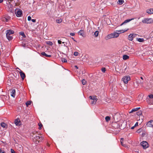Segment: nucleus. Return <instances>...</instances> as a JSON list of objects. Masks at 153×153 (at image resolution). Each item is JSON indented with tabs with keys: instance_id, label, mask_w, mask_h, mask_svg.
I'll return each mask as SVG.
<instances>
[{
	"instance_id": "obj_1",
	"label": "nucleus",
	"mask_w": 153,
	"mask_h": 153,
	"mask_svg": "<svg viewBox=\"0 0 153 153\" xmlns=\"http://www.w3.org/2000/svg\"><path fill=\"white\" fill-rule=\"evenodd\" d=\"M6 37L9 40H11L13 39V37L10 35L14 33V31L11 30H7L6 31Z\"/></svg>"
},
{
	"instance_id": "obj_2",
	"label": "nucleus",
	"mask_w": 153,
	"mask_h": 153,
	"mask_svg": "<svg viewBox=\"0 0 153 153\" xmlns=\"http://www.w3.org/2000/svg\"><path fill=\"white\" fill-rule=\"evenodd\" d=\"M144 23L151 24L153 22V19L151 18H145L142 20Z\"/></svg>"
},
{
	"instance_id": "obj_3",
	"label": "nucleus",
	"mask_w": 153,
	"mask_h": 153,
	"mask_svg": "<svg viewBox=\"0 0 153 153\" xmlns=\"http://www.w3.org/2000/svg\"><path fill=\"white\" fill-rule=\"evenodd\" d=\"M130 77L128 76H126L123 78L122 80L123 81L124 83L126 84L127 83L128 81L130 80Z\"/></svg>"
},
{
	"instance_id": "obj_4",
	"label": "nucleus",
	"mask_w": 153,
	"mask_h": 153,
	"mask_svg": "<svg viewBox=\"0 0 153 153\" xmlns=\"http://www.w3.org/2000/svg\"><path fill=\"white\" fill-rule=\"evenodd\" d=\"M43 139V138L41 136H36L34 137V139L35 140L36 142H38L39 143V142L41 141Z\"/></svg>"
},
{
	"instance_id": "obj_5",
	"label": "nucleus",
	"mask_w": 153,
	"mask_h": 153,
	"mask_svg": "<svg viewBox=\"0 0 153 153\" xmlns=\"http://www.w3.org/2000/svg\"><path fill=\"white\" fill-rule=\"evenodd\" d=\"M10 17L8 15H5L2 19V20L4 22H9L10 20Z\"/></svg>"
},
{
	"instance_id": "obj_6",
	"label": "nucleus",
	"mask_w": 153,
	"mask_h": 153,
	"mask_svg": "<svg viewBox=\"0 0 153 153\" xmlns=\"http://www.w3.org/2000/svg\"><path fill=\"white\" fill-rule=\"evenodd\" d=\"M141 145L143 147V148L145 149L148 147V143L145 141H143L141 143Z\"/></svg>"
},
{
	"instance_id": "obj_7",
	"label": "nucleus",
	"mask_w": 153,
	"mask_h": 153,
	"mask_svg": "<svg viewBox=\"0 0 153 153\" xmlns=\"http://www.w3.org/2000/svg\"><path fill=\"white\" fill-rule=\"evenodd\" d=\"M147 127L152 128L153 127V120H151L148 121L146 125Z\"/></svg>"
},
{
	"instance_id": "obj_8",
	"label": "nucleus",
	"mask_w": 153,
	"mask_h": 153,
	"mask_svg": "<svg viewBox=\"0 0 153 153\" xmlns=\"http://www.w3.org/2000/svg\"><path fill=\"white\" fill-rule=\"evenodd\" d=\"M16 14V16L18 17H20L21 16L22 14V11L20 10H18L16 11L15 12Z\"/></svg>"
},
{
	"instance_id": "obj_9",
	"label": "nucleus",
	"mask_w": 153,
	"mask_h": 153,
	"mask_svg": "<svg viewBox=\"0 0 153 153\" xmlns=\"http://www.w3.org/2000/svg\"><path fill=\"white\" fill-rule=\"evenodd\" d=\"M78 34L83 37L84 36V31L83 30H80L78 33Z\"/></svg>"
},
{
	"instance_id": "obj_10",
	"label": "nucleus",
	"mask_w": 153,
	"mask_h": 153,
	"mask_svg": "<svg viewBox=\"0 0 153 153\" xmlns=\"http://www.w3.org/2000/svg\"><path fill=\"white\" fill-rule=\"evenodd\" d=\"M146 12L147 13L149 14L153 13V8L148 9L146 10Z\"/></svg>"
},
{
	"instance_id": "obj_11",
	"label": "nucleus",
	"mask_w": 153,
	"mask_h": 153,
	"mask_svg": "<svg viewBox=\"0 0 153 153\" xmlns=\"http://www.w3.org/2000/svg\"><path fill=\"white\" fill-rule=\"evenodd\" d=\"M19 73L21 78L22 79H24L25 77V74L22 71H20Z\"/></svg>"
},
{
	"instance_id": "obj_12",
	"label": "nucleus",
	"mask_w": 153,
	"mask_h": 153,
	"mask_svg": "<svg viewBox=\"0 0 153 153\" xmlns=\"http://www.w3.org/2000/svg\"><path fill=\"white\" fill-rule=\"evenodd\" d=\"M16 93V91L15 89H13L11 90L10 92V95L11 96L13 97H14Z\"/></svg>"
},
{
	"instance_id": "obj_13",
	"label": "nucleus",
	"mask_w": 153,
	"mask_h": 153,
	"mask_svg": "<svg viewBox=\"0 0 153 153\" xmlns=\"http://www.w3.org/2000/svg\"><path fill=\"white\" fill-rule=\"evenodd\" d=\"M112 38H113V35L112 33H111L110 34L106 36V37H105V39L106 40H108L109 39Z\"/></svg>"
},
{
	"instance_id": "obj_14",
	"label": "nucleus",
	"mask_w": 153,
	"mask_h": 153,
	"mask_svg": "<svg viewBox=\"0 0 153 153\" xmlns=\"http://www.w3.org/2000/svg\"><path fill=\"white\" fill-rule=\"evenodd\" d=\"M134 19V18H132V19H128L126 20L122 24H121V25H122L128 22H130V21L133 20Z\"/></svg>"
},
{
	"instance_id": "obj_15",
	"label": "nucleus",
	"mask_w": 153,
	"mask_h": 153,
	"mask_svg": "<svg viewBox=\"0 0 153 153\" xmlns=\"http://www.w3.org/2000/svg\"><path fill=\"white\" fill-rule=\"evenodd\" d=\"M89 98L90 99L93 100H96V102L97 101V97L96 96H90L89 97Z\"/></svg>"
},
{
	"instance_id": "obj_16",
	"label": "nucleus",
	"mask_w": 153,
	"mask_h": 153,
	"mask_svg": "<svg viewBox=\"0 0 153 153\" xmlns=\"http://www.w3.org/2000/svg\"><path fill=\"white\" fill-rule=\"evenodd\" d=\"M41 54L43 56H44L47 57H51V55H48L45 53V52H43L41 53Z\"/></svg>"
},
{
	"instance_id": "obj_17",
	"label": "nucleus",
	"mask_w": 153,
	"mask_h": 153,
	"mask_svg": "<svg viewBox=\"0 0 153 153\" xmlns=\"http://www.w3.org/2000/svg\"><path fill=\"white\" fill-rule=\"evenodd\" d=\"M149 98L150 99V100H149V101H151V100H153V94H151L149 96ZM149 103H150L151 104H153V101L152 102H149Z\"/></svg>"
},
{
	"instance_id": "obj_18",
	"label": "nucleus",
	"mask_w": 153,
	"mask_h": 153,
	"mask_svg": "<svg viewBox=\"0 0 153 153\" xmlns=\"http://www.w3.org/2000/svg\"><path fill=\"white\" fill-rule=\"evenodd\" d=\"M112 34L113 35V38H117L118 36L119 35V33H112Z\"/></svg>"
},
{
	"instance_id": "obj_19",
	"label": "nucleus",
	"mask_w": 153,
	"mask_h": 153,
	"mask_svg": "<svg viewBox=\"0 0 153 153\" xmlns=\"http://www.w3.org/2000/svg\"><path fill=\"white\" fill-rule=\"evenodd\" d=\"M20 120L19 119H17L15 120V124L17 126L19 125V123L20 122Z\"/></svg>"
},
{
	"instance_id": "obj_20",
	"label": "nucleus",
	"mask_w": 153,
	"mask_h": 153,
	"mask_svg": "<svg viewBox=\"0 0 153 153\" xmlns=\"http://www.w3.org/2000/svg\"><path fill=\"white\" fill-rule=\"evenodd\" d=\"M140 107L137 108H134L131 110V111L130 112V113H131L133 112L136 111H137V110L140 109Z\"/></svg>"
},
{
	"instance_id": "obj_21",
	"label": "nucleus",
	"mask_w": 153,
	"mask_h": 153,
	"mask_svg": "<svg viewBox=\"0 0 153 153\" xmlns=\"http://www.w3.org/2000/svg\"><path fill=\"white\" fill-rule=\"evenodd\" d=\"M129 58V56L126 55H123V59H124V60H126L127 59H128Z\"/></svg>"
},
{
	"instance_id": "obj_22",
	"label": "nucleus",
	"mask_w": 153,
	"mask_h": 153,
	"mask_svg": "<svg viewBox=\"0 0 153 153\" xmlns=\"http://www.w3.org/2000/svg\"><path fill=\"white\" fill-rule=\"evenodd\" d=\"M99 34V31L96 30L94 33V35L95 37H96L98 36Z\"/></svg>"
},
{
	"instance_id": "obj_23",
	"label": "nucleus",
	"mask_w": 153,
	"mask_h": 153,
	"mask_svg": "<svg viewBox=\"0 0 153 153\" xmlns=\"http://www.w3.org/2000/svg\"><path fill=\"white\" fill-rule=\"evenodd\" d=\"M128 39L129 40L132 41L133 39V35L130 34L128 36Z\"/></svg>"
},
{
	"instance_id": "obj_24",
	"label": "nucleus",
	"mask_w": 153,
	"mask_h": 153,
	"mask_svg": "<svg viewBox=\"0 0 153 153\" xmlns=\"http://www.w3.org/2000/svg\"><path fill=\"white\" fill-rule=\"evenodd\" d=\"M0 124L1 126L4 128H5L7 126L6 124L3 122L1 123Z\"/></svg>"
},
{
	"instance_id": "obj_25",
	"label": "nucleus",
	"mask_w": 153,
	"mask_h": 153,
	"mask_svg": "<svg viewBox=\"0 0 153 153\" xmlns=\"http://www.w3.org/2000/svg\"><path fill=\"white\" fill-rule=\"evenodd\" d=\"M123 0H119L118 1H117V3H118V4H123Z\"/></svg>"
},
{
	"instance_id": "obj_26",
	"label": "nucleus",
	"mask_w": 153,
	"mask_h": 153,
	"mask_svg": "<svg viewBox=\"0 0 153 153\" xmlns=\"http://www.w3.org/2000/svg\"><path fill=\"white\" fill-rule=\"evenodd\" d=\"M111 117H110L107 116L105 117V120L106 122H108L110 120Z\"/></svg>"
},
{
	"instance_id": "obj_27",
	"label": "nucleus",
	"mask_w": 153,
	"mask_h": 153,
	"mask_svg": "<svg viewBox=\"0 0 153 153\" xmlns=\"http://www.w3.org/2000/svg\"><path fill=\"white\" fill-rule=\"evenodd\" d=\"M62 22L61 19H59L56 20V22L58 23H60Z\"/></svg>"
},
{
	"instance_id": "obj_28",
	"label": "nucleus",
	"mask_w": 153,
	"mask_h": 153,
	"mask_svg": "<svg viewBox=\"0 0 153 153\" xmlns=\"http://www.w3.org/2000/svg\"><path fill=\"white\" fill-rule=\"evenodd\" d=\"M143 131V129L142 128H140L138 129L137 131V132L138 133H141Z\"/></svg>"
},
{
	"instance_id": "obj_29",
	"label": "nucleus",
	"mask_w": 153,
	"mask_h": 153,
	"mask_svg": "<svg viewBox=\"0 0 153 153\" xmlns=\"http://www.w3.org/2000/svg\"><path fill=\"white\" fill-rule=\"evenodd\" d=\"M143 82V80H141L140 79H139L137 81V83H138L139 84H142Z\"/></svg>"
},
{
	"instance_id": "obj_30",
	"label": "nucleus",
	"mask_w": 153,
	"mask_h": 153,
	"mask_svg": "<svg viewBox=\"0 0 153 153\" xmlns=\"http://www.w3.org/2000/svg\"><path fill=\"white\" fill-rule=\"evenodd\" d=\"M31 102L30 101H28L26 103V106L27 107H28L29 105H30L31 104Z\"/></svg>"
},
{
	"instance_id": "obj_31",
	"label": "nucleus",
	"mask_w": 153,
	"mask_h": 153,
	"mask_svg": "<svg viewBox=\"0 0 153 153\" xmlns=\"http://www.w3.org/2000/svg\"><path fill=\"white\" fill-rule=\"evenodd\" d=\"M137 40L140 42H143L144 41L143 39L142 38H138Z\"/></svg>"
},
{
	"instance_id": "obj_32",
	"label": "nucleus",
	"mask_w": 153,
	"mask_h": 153,
	"mask_svg": "<svg viewBox=\"0 0 153 153\" xmlns=\"http://www.w3.org/2000/svg\"><path fill=\"white\" fill-rule=\"evenodd\" d=\"M82 82L83 85H85L86 83L87 82L85 79H83L82 80Z\"/></svg>"
},
{
	"instance_id": "obj_33",
	"label": "nucleus",
	"mask_w": 153,
	"mask_h": 153,
	"mask_svg": "<svg viewBox=\"0 0 153 153\" xmlns=\"http://www.w3.org/2000/svg\"><path fill=\"white\" fill-rule=\"evenodd\" d=\"M20 34L23 37H25V36L24 32H20Z\"/></svg>"
},
{
	"instance_id": "obj_34",
	"label": "nucleus",
	"mask_w": 153,
	"mask_h": 153,
	"mask_svg": "<svg viewBox=\"0 0 153 153\" xmlns=\"http://www.w3.org/2000/svg\"><path fill=\"white\" fill-rule=\"evenodd\" d=\"M38 125L39 126V129H41L42 128V125L41 123H38Z\"/></svg>"
},
{
	"instance_id": "obj_35",
	"label": "nucleus",
	"mask_w": 153,
	"mask_h": 153,
	"mask_svg": "<svg viewBox=\"0 0 153 153\" xmlns=\"http://www.w3.org/2000/svg\"><path fill=\"white\" fill-rule=\"evenodd\" d=\"M96 100H92L91 101V103L92 104H95L96 102Z\"/></svg>"
},
{
	"instance_id": "obj_36",
	"label": "nucleus",
	"mask_w": 153,
	"mask_h": 153,
	"mask_svg": "<svg viewBox=\"0 0 153 153\" xmlns=\"http://www.w3.org/2000/svg\"><path fill=\"white\" fill-rule=\"evenodd\" d=\"M47 44L50 45H52L53 44V43L50 41H48L47 42Z\"/></svg>"
},
{
	"instance_id": "obj_37",
	"label": "nucleus",
	"mask_w": 153,
	"mask_h": 153,
	"mask_svg": "<svg viewBox=\"0 0 153 153\" xmlns=\"http://www.w3.org/2000/svg\"><path fill=\"white\" fill-rule=\"evenodd\" d=\"M11 79H9L8 80V85H11Z\"/></svg>"
},
{
	"instance_id": "obj_38",
	"label": "nucleus",
	"mask_w": 153,
	"mask_h": 153,
	"mask_svg": "<svg viewBox=\"0 0 153 153\" xmlns=\"http://www.w3.org/2000/svg\"><path fill=\"white\" fill-rule=\"evenodd\" d=\"M62 62H67V60L66 59L63 58H62Z\"/></svg>"
},
{
	"instance_id": "obj_39",
	"label": "nucleus",
	"mask_w": 153,
	"mask_h": 153,
	"mask_svg": "<svg viewBox=\"0 0 153 153\" xmlns=\"http://www.w3.org/2000/svg\"><path fill=\"white\" fill-rule=\"evenodd\" d=\"M121 144V145L123 146L126 147V144H124L123 143V142L122 141H120Z\"/></svg>"
},
{
	"instance_id": "obj_40",
	"label": "nucleus",
	"mask_w": 153,
	"mask_h": 153,
	"mask_svg": "<svg viewBox=\"0 0 153 153\" xmlns=\"http://www.w3.org/2000/svg\"><path fill=\"white\" fill-rule=\"evenodd\" d=\"M91 5L94 7H95L96 6L95 3L93 2L91 3Z\"/></svg>"
},
{
	"instance_id": "obj_41",
	"label": "nucleus",
	"mask_w": 153,
	"mask_h": 153,
	"mask_svg": "<svg viewBox=\"0 0 153 153\" xmlns=\"http://www.w3.org/2000/svg\"><path fill=\"white\" fill-rule=\"evenodd\" d=\"M102 71L103 72V73H104L105 71H106V69H105V68H102Z\"/></svg>"
},
{
	"instance_id": "obj_42",
	"label": "nucleus",
	"mask_w": 153,
	"mask_h": 153,
	"mask_svg": "<svg viewBox=\"0 0 153 153\" xmlns=\"http://www.w3.org/2000/svg\"><path fill=\"white\" fill-rule=\"evenodd\" d=\"M78 55V53L77 52H75L74 53V55L76 56H77Z\"/></svg>"
},
{
	"instance_id": "obj_43",
	"label": "nucleus",
	"mask_w": 153,
	"mask_h": 153,
	"mask_svg": "<svg viewBox=\"0 0 153 153\" xmlns=\"http://www.w3.org/2000/svg\"><path fill=\"white\" fill-rule=\"evenodd\" d=\"M5 152L2 149H0V153H4Z\"/></svg>"
},
{
	"instance_id": "obj_44",
	"label": "nucleus",
	"mask_w": 153,
	"mask_h": 153,
	"mask_svg": "<svg viewBox=\"0 0 153 153\" xmlns=\"http://www.w3.org/2000/svg\"><path fill=\"white\" fill-rule=\"evenodd\" d=\"M10 151L11 153H16L14 151V150L12 149H11Z\"/></svg>"
},
{
	"instance_id": "obj_45",
	"label": "nucleus",
	"mask_w": 153,
	"mask_h": 153,
	"mask_svg": "<svg viewBox=\"0 0 153 153\" xmlns=\"http://www.w3.org/2000/svg\"><path fill=\"white\" fill-rule=\"evenodd\" d=\"M31 17L30 16H28L27 18L28 20L29 21L31 20Z\"/></svg>"
},
{
	"instance_id": "obj_46",
	"label": "nucleus",
	"mask_w": 153,
	"mask_h": 153,
	"mask_svg": "<svg viewBox=\"0 0 153 153\" xmlns=\"http://www.w3.org/2000/svg\"><path fill=\"white\" fill-rule=\"evenodd\" d=\"M70 35L72 36H74L75 35V34L74 33H71Z\"/></svg>"
},
{
	"instance_id": "obj_47",
	"label": "nucleus",
	"mask_w": 153,
	"mask_h": 153,
	"mask_svg": "<svg viewBox=\"0 0 153 153\" xmlns=\"http://www.w3.org/2000/svg\"><path fill=\"white\" fill-rule=\"evenodd\" d=\"M58 42L59 44H61L62 43V41L60 40H58Z\"/></svg>"
},
{
	"instance_id": "obj_48",
	"label": "nucleus",
	"mask_w": 153,
	"mask_h": 153,
	"mask_svg": "<svg viewBox=\"0 0 153 153\" xmlns=\"http://www.w3.org/2000/svg\"><path fill=\"white\" fill-rule=\"evenodd\" d=\"M31 20L33 22H35L36 21V20L35 19H32Z\"/></svg>"
},
{
	"instance_id": "obj_49",
	"label": "nucleus",
	"mask_w": 153,
	"mask_h": 153,
	"mask_svg": "<svg viewBox=\"0 0 153 153\" xmlns=\"http://www.w3.org/2000/svg\"><path fill=\"white\" fill-rule=\"evenodd\" d=\"M142 113L141 112H139V113H138L137 114L138 115H140V116L142 114Z\"/></svg>"
},
{
	"instance_id": "obj_50",
	"label": "nucleus",
	"mask_w": 153,
	"mask_h": 153,
	"mask_svg": "<svg viewBox=\"0 0 153 153\" xmlns=\"http://www.w3.org/2000/svg\"><path fill=\"white\" fill-rule=\"evenodd\" d=\"M138 126V123L136 122L134 125V126Z\"/></svg>"
},
{
	"instance_id": "obj_51",
	"label": "nucleus",
	"mask_w": 153,
	"mask_h": 153,
	"mask_svg": "<svg viewBox=\"0 0 153 153\" xmlns=\"http://www.w3.org/2000/svg\"><path fill=\"white\" fill-rule=\"evenodd\" d=\"M135 127V126H133L131 128V129H134V128Z\"/></svg>"
},
{
	"instance_id": "obj_52",
	"label": "nucleus",
	"mask_w": 153,
	"mask_h": 153,
	"mask_svg": "<svg viewBox=\"0 0 153 153\" xmlns=\"http://www.w3.org/2000/svg\"><path fill=\"white\" fill-rule=\"evenodd\" d=\"M124 140V138H121V141H123Z\"/></svg>"
},
{
	"instance_id": "obj_53",
	"label": "nucleus",
	"mask_w": 153,
	"mask_h": 153,
	"mask_svg": "<svg viewBox=\"0 0 153 153\" xmlns=\"http://www.w3.org/2000/svg\"><path fill=\"white\" fill-rule=\"evenodd\" d=\"M3 0H0V3L2 2L3 1Z\"/></svg>"
},
{
	"instance_id": "obj_54",
	"label": "nucleus",
	"mask_w": 153,
	"mask_h": 153,
	"mask_svg": "<svg viewBox=\"0 0 153 153\" xmlns=\"http://www.w3.org/2000/svg\"><path fill=\"white\" fill-rule=\"evenodd\" d=\"M75 67L76 68V69H78V67H77V66H76V65H75Z\"/></svg>"
},
{
	"instance_id": "obj_55",
	"label": "nucleus",
	"mask_w": 153,
	"mask_h": 153,
	"mask_svg": "<svg viewBox=\"0 0 153 153\" xmlns=\"http://www.w3.org/2000/svg\"><path fill=\"white\" fill-rule=\"evenodd\" d=\"M140 78L142 79V80H143V78L142 77H140Z\"/></svg>"
},
{
	"instance_id": "obj_56",
	"label": "nucleus",
	"mask_w": 153,
	"mask_h": 153,
	"mask_svg": "<svg viewBox=\"0 0 153 153\" xmlns=\"http://www.w3.org/2000/svg\"><path fill=\"white\" fill-rule=\"evenodd\" d=\"M72 39H73V40H74V41H75V40H74V38H72Z\"/></svg>"
},
{
	"instance_id": "obj_57",
	"label": "nucleus",
	"mask_w": 153,
	"mask_h": 153,
	"mask_svg": "<svg viewBox=\"0 0 153 153\" xmlns=\"http://www.w3.org/2000/svg\"><path fill=\"white\" fill-rule=\"evenodd\" d=\"M49 145H50L49 144H48V145H47L48 146H49Z\"/></svg>"
},
{
	"instance_id": "obj_58",
	"label": "nucleus",
	"mask_w": 153,
	"mask_h": 153,
	"mask_svg": "<svg viewBox=\"0 0 153 153\" xmlns=\"http://www.w3.org/2000/svg\"><path fill=\"white\" fill-rule=\"evenodd\" d=\"M62 43L63 44V43H65V42H63Z\"/></svg>"
},
{
	"instance_id": "obj_59",
	"label": "nucleus",
	"mask_w": 153,
	"mask_h": 153,
	"mask_svg": "<svg viewBox=\"0 0 153 153\" xmlns=\"http://www.w3.org/2000/svg\"><path fill=\"white\" fill-rule=\"evenodd\" d=\"M120 131V129H119V130H118V132H119V131Z\"/></svg>"
},
{
	"instance_id": "obj_60",
	"label": "nucleus",
	"mask_w": 153,
	"mask_h": 153,
	"mask_svg": "<svg viewBox=\"0 0 153 153\" xmlns=\"http://www.w3.org/2000/svg\"><path fill=\"white\" fill-rule=\"evenodd\" d=\"M141 121L142 122V119H141Z\"/></svg>"
},
{
	"instance_id": "obj_61",
	"label": "nucleus",
	"mask_w": 153,
	"mask_h": 153,
	"mask_svg": "<svg viewBox=\"0 0 153 153\" xmlns=\"http://www.w3.org/2000/svg\"><path fill=\"white\" fill-rule=\"evenodd\" d=\"M12 0H10V1H11Z\"/></svg>"
},
{
	"instance_id": "obj_62",
	"label": "nucleus",
	"mask_w": 153,
	"mask_h": 153,
	"mask_svg": "<svg viewBox=\"0 0 153 153\" xmlns=\"http://www.w3.org/2000/svg\"><path fill=\"white\" fill-rule=\"evenodd\" d=\"M144 134H144H143H143Z\"/></svg>"
}]
</instances>
